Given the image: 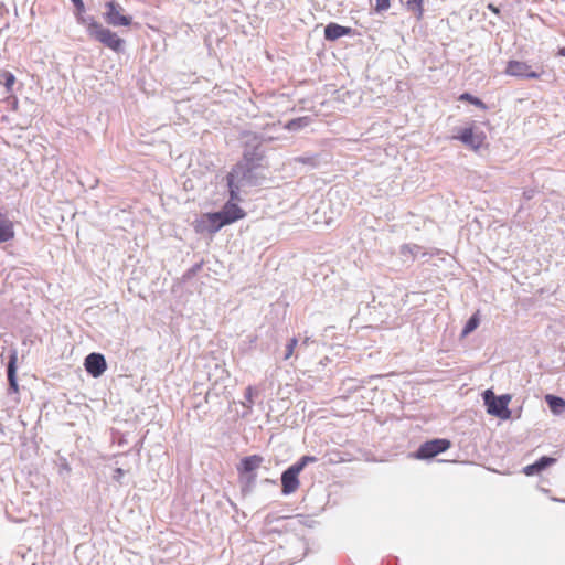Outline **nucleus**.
I'll return each mask as SVG.
<instances>
[{
  "label": "nucleus",
  "instance_id": "6ab92c4d",
  "mask_svg": "<svg viewBox=\"0 0 565 565\" xmlns=\"http://www.w3.org/2000/svg\"><path fill=\"white\" fill-rule=\"evenodd\" d=\"M15 76L9 71H0V84L6 88V93L11 94L15 84Z\"/></svg>",
  "mask_w": 565,
  "mask_h": 565
},
{
  "label": "nucleus",
  "instance_id": "6e6552de",
  "mask_svg": "<svg viewBox=\"0 0 565 565\" xmlns=\"http://www.w3.org/2000/svg\"><path fill=\"white\" fill-rule=\"evenodd\" d=\"M301 470L296 467L295 463L289 466L286 470L281 473V493L284 495H289L294 492H296L299 488V473Z\"/></svg>",
  "mask_w": 565,
  "mask_h": 565
},
{
  "label": "nucleus",
  "instance_id": "473e14b6",
  "mask_svg": "<svg viewBox=\"0 0 565 565\" xmlns=\"http://www.w3.org/2000/svg\"><path fill=\"white\" fill-rule=\"evenodd\" d=\"M534 194H535V191H534V190H532V189H530V190H525V191L523 192V196H524V199H525V200H531V199H533Z\"/></svg>",
  "mask_w": 565,
  "mask_h": 565
},
{
  "label": "nucleus",
  "instance_id": "f3484780",
  "mask_svg": "<svg viewBox=\"0 0 565 565\" xmlns=\"http://www.w3.org/2000/svg\"><path fill=\"white\" fill-rule=\"evenodd\" d=\"M14 237L13 223L0 213V243H7Z\"/></svg>",
  "mask_w": 565,
  "mask_h": 565
},
{
  "label": "nucleus",
  "instance_id": "a211bd4d",
  "mask_svg": "<svg viewBox=\"0 0 565 565\" xmlns=\"http://www.w3.org/2000/svg\"><path fill=\"white\" fill-rule=\"evenodd\" d=\"M545 401L554 414H561L565 409V399L559 396L547 394Z\"/></svg>",
  "mask_w": 565,
  "mask_h": 565
},
{
  "label": "nucleus",
  "instance_id": "423d86ee",
  "mask_svg": "<svg viewBox=\"0 0 565 565\" xmlns=\"http://www.w3.org/2000/svg\"><path fill=\"white\" fill-rule=\"evenodd\" d=\"M451 447V443L446 438H434L423 443L414 454L416 459L427 460L433 459L439 454L445 452Z\"/></svg>",
  "mask_w": 565,
  "mask_h": 565
},
{
  "label": "nucleus",
  "instance_id": "c85d7f7f",
  "mask_svg": "<svg viewBox=\"0 0 565 565\" xmlns=\"http://www.w3.org/2000/svg\"><path fill=\"white\" fill-rule=\"evenodd\" d=\"M77 11V20L84 18L81 13L84 12L85 6L83 0H71Z\"/></svg>",
  "mask_w": 565,
  "mask_h": 565
},
{
  "label": "nucleus",
  "instance_id": "aec40b11",
  "mask_svg": "<svg viewBox=\"0 0 565 565\" xmlns=\"http://www.w3.org/2000/svg\"><path fill=\"white\" fill-rule=\"evenodd\" d=\"M424 1L425 0H407L406 8L411 11L417 20H422L424 15Z\"/></svg>",
  "mask_w": 565,
  "mask_h": 565
},
{
  "label": "nucleus",
  "instance_id": "a878e982",
  "mask_svg": "<svg viewBox=\"0 0 565 565\" xmlns=\"http://www.w3.org/2000/svg\"><path fill=\"white\" fill-rule=\"evenodd\" d=\"M391 7V0H375L374 10L380 13L388 10Z\"/></svg>",
  "mask_w": 565,
  "mask_h": 565
},
{
  "label": "nucleus",
  "instance_id": "f704fd0d",
  "mask_svg": "<svg viewBox=\"0 0 565 565\" xmlns=\"http://www.w3.org/2000/svg\"><path fill=\"white\" fill-rule=\"evenodd\" d=\"M559 56H564L565 57V46L564 47H561L558 50V53H557Z\"/></svg>",
  "mask_w": 565,
  "mask_h": 565
},
{
  "label": "nucleus",
  "instance_id": "5701e85b",
  "mask_svg": "<svg viewBox=\"0 0 565 565\" xmlns=\"http://www.w3.org/2000/svg\"><path fill=\"white\" fill-rule=\"evenodd\" d=\"M296 162L308 164L311 168H317L320 163V158L318 154H302L295 158Z\"/></svg>",
  "mask_w": 565,
  "mask_h": 565
},
{
  "label": "nucleus",
  "instance_id": "39448f33",
  "mask_svg": "<svg viewBox=\"0 0 565 565\" xmlns=\"http://www.w3.org/2000/svg\"><path fill=\"white\" fill-rule=\"evenodd\" d=\"M511 398L510 394L495 395L491 388L482 393L487 413L503 420L511 418V411L509 409Z\"/></svg>",
  "mask_w": 565,
  "mask_h": 565
},
{
  "label": "nucleus",
  "instance_id": "72a5a7b5",
  "mask_svg": "<svg viewBox=\"0 0 565 565\" xmlns=\"http://www.w3.org/2000/svg\"><path fill=\"white\" fill-rule=\"evenodd\" d=\"M337 193H338V192H333L332 190H331V191H329V193H328L329 201H332V198H333L334 195H337Z\"/></svg>",
  "mask_w": 565,
  "mask_h": 565
},
{
  "label": "nucleus",
  "instance_id": "9b49d317",
  "mask_svg": "<svg viewBox=\"0 0 565 565\" xmlns=\"http://www.w3.org/2000/svg\"><path fill=\"white\" fill-rule=\"evenodd\" d=\"M505 73L510 76L522 77V78H539L540 74L535 71H531L530 65L521 61H510L507 65Z\"/></svg>",
  "mask_w": 565,
  "mask_h": 565
},
{
  "label": "nucleus",
  "instance_id": "9d476101",
  "mask_svg": "<svg viewBox=\"0 0 565 565\" xmlns=\"http://www.w3.org/2000/svg\"><path fill=\"white\" fill-rule=\"evenodd\" d=\"M452 138L461 141L465 146L477 151L482 147L486 136L483 132L475 134L472 127H467L460 129L459 134Z\"/></svg>",
  "mask_w": 565,
  "mask_h": 565
},
{
  "label": "nucleus",
  "instance_id": "393cba45",
  "mask_svg": "<svg viewBox=\"0 0 565 565\" xmlns=\"http://www.w3.org/2000/svg\"><path fill=\"white\" fill-rule=\"evenodd\" d=\"M317 461H318L317 457L306 455V456H302L301 458H299L295 462V465H296V467H298L302 471L309 463H315Z\"/></svg>",
  "mask_w": 565,
  "mask_h": 565
},
{
  "label": "nucleus",
  "instance_id": "cd10ccee",
  "mask_svg": "<svg viewBox=\"0 0 565 565\" xmlns=\"http://www.w3.org/2000/svg\"><path fill=\"white\" fill-rule=\"evenodd\" d=\"M253 394L254 390L252 386H248L245 391V399L246 402H243V406L247 407L248 409L252 408L254 401H253Z\"/></svg>",
  "mask_w": 565,
  "mask_h": 565
},
{
  "label": "nucleus",
  "instance_id": "0eeeda50",
  "mask_svg": "<svg viewBox=\"0 0 565 565\" xmlns=\"http://www.w3.org/2000/svg\"><path fill=\"white\" fill-rule=\"evenodd\" d=\"M106 11L104 13L105 21L113 26H129L132 22L130 15H125L122 7L116 1H108L105 4Z\"/></svg>",
  "mask_w": 565,
  "mask_h": 565
},
{
  "label": "nucleus",
  "instance_id": "412c9836",
  "mask_svg": "<svg viewBox=\"0 0 565 565\" xmlns=\"http://www.w3.org/2000/svg\"><path fill=\"white\" fill-rule=\"evenodd\" d=\"M480 324V318L478 312L473 313L466 322L462 328L461 337H467L471 332H473Z\"/></svg>",
  "mask_w": 565,
  "mask_h": 565
},
{
  "label": "nucleus",
  "instance_id": "20e7f679",
  "mask_svg": "<svg viewBox=\"0 0 565 565\" xmlns=\"http://www.w3.org/2000/svg\"><path fill=\"white\" fill-rule=\"evenodd\" d=\"M78 22L87 26L88 34L96 41L103 43L105 46L117 53L124 51L125 41L115 32L104 28L99 22L95 21L93 17L79 18Z\"/></svg>",
  "mask_w": 565,
  "mask_h": 565
},
{
  "label": "nucleus",
  "instance_id": "c9c22d12",
  "mask_svg": "<svg viewBox=\"0 0 565 565\" xmlns=\"http://www.w3.org/2000/svg\"><path fill=\"white\" fill-rule=\"evenodd\" d=\"M489 9L495 13L499 12L498 8H495L493 4H489Z\"/></svg>",
  "mask_w": 565,
  "mask_h": 565
},
{
  "label": "nucleus",
  "instance_id": "7c9ffc66",
  "mask_svg": "<svg viewBox=\"0 0 565 565\" xmlns=\"http://www.w3.org/2000/svg\"><path fill=\"white\" fill-rule=\"evenodd\" d=\"M7 100H8V103H10V104H11V108H12V110L17 111V110H18V108H19V100H18V98H17L15 96H13V95H11V94H10V95L7 97Z\"/></svg>",
  "mask_w": 565,
  "mask_h": 565
},
{
  "label": "nucleus",
  "instance_id": "4c0bfd02",
  "mask_svg": "<svg viewBox=\"0 0 565 565\" xmlns=\"http://www.w3.org/2000/svg\"><path fill=\"white\" fill-rule=\"evenodd\" d=\"M564 367H565V362H564Z\"/></svg>",
  "mask_w": 565,
  "mask_h": 565
},
{
  "label": "nucleus",
  "instance_id": "f8f14e48",
  "mask_svg": "<svg viewBox=\"0 0 565 565\" xmlns=\"http://www.w3.org/2000/svg\"><path fill=\"white\" fill-rule=\"evenodd\" d=\"M355 34V30L350 26H343L335 22H330L324 26V39L333 42L342 36H351Z\"/></svg>",
  "mask_w": 565,
  "mask_h": 565
},
{
  "label": "nucleus",
  "instance_id": "f03ea898",
  "mask_svg": "<svg viewBox=\"0 0 565 565\" xmlns=\"http://www.w3.org/2000/svg\"><path fill=\"white\" fill-rule=\"evenodd\" d=\"M264 460V457L260 455L246 456L239 460V463L237 465L238 483L241 493L244 498L254 491L257 480L256 471Z\"/></svg>",
  "mask_w": 565,
  "mask_h": 565
},
{
  "label": "nucleus",
  "instance_id": "dca6fc26",
  "mask_svg": "<svg viewBox=\"0 0 565 565\" xmlns=\"http://www.w3.org/2000/svg\"><path fill=\"white\" fill-rule=\"evenodd\" d=\"M17 362L18 354L15 350H12L9 356V361L7 364V377L9 382V390L13 392H18V381H17Z\"/></svg>",
  "mask_w": 565,
  "mask_h": 565
},
{
  "label": "nucleus",
  "instance_id": "4468645a",
  "mask_svg": "<svg viewBox=\"0 0 565 565\" xmlns=\"http://www.w3.org/2000/svg\"><path fill=\"white\" fill-rule=\"evenodd\" d=\"M556 462V459L550 456H542L536 461L523 468L526 476H535Z\"/></svg>",
  "mask_w": 565,
  "mask_h": 565
},
{
  "label": "nucleus",
  "instance_id": "c756f323",
  "mask_svg": "<svg viewBox=\"0 0 565 565\" xmlns=\"http://www.w3.org/2000/svg\"><path fill=\"white\" fill-rule=\"evenodd\" d=\"M125 476V470L121 468H116L114 470L113 479L119 483H121V479Z\"/></svg>",
  "mask_w": 565,
  "mask_h": 565
},
{
  "label": "nucleus",
  "instance_id": "bb28decb",
  "mask_svg": "<svg viewBox=\"0 0 565 565\" xmlns=\"http://www.w3.org/2000/svg\"><path fill=\"white\" fill-rule=\"evenodd\" d=\"M297 344H298V340L296 338H291L289 340L288 344L286 345V352L284 355V360H288L292 355L294 350Z\"/></svg>",
  "mask_w": 565,
  "mask_h": 565
},
{
  "label": "nucleus",
  "instance_id": "e433bc0d",
  "mask_svg": "<svg viewBox=\"0 0 565 565\" xmlns=\"http://www.w3.org/2000/svg\"><path fill=\"white\" fill-rule=\"evenodd\" d=\"M263 482H265V483H275V481L269 479V478L264 479Z\"/></svg>",
  "mask_w": 565,
  "mask_h": 565
},
{
  "label": "nucleus",
  "instance_id": "f257e3e1",
  "mask_svg": "<svg viewBox=\"0 0 565 565\" xmlns=\"http://www.w3.org/2000/svg\"><path fill=\"white\" fill-rule=\"evenodd\" d=\"M260 167L262 166H252L243 161H238L233 166L226 175L228 196H231L232 200H241L239 193L242 190L259 184L256 170Z\"/></svg>",
  "mask_w": 565,
  "mask_h": 565
},
{
  "label": "nucleus",
  "instance_id": "ddd939ff",
  "mask_svg": "<svg viewBox=\"0 0 565 565\" xmlns=\"http://www.w3.org/2000/svg\"><path fill=\"white\" fill-rule=\"evenodd\" d=\"M236 201L237 200H232L230 198L228 201L221 209L224 216H226L227 218L225 220V222H228L230 224L235 223L236 221L242 220L246 216V212L238 206Z\"/></svg>",
  "mask_w": 565,
  "mask_h": 565
},
{
  "label": "nucleus",
  "instance_id": "2eb2a0df",
  "mask_svg": "<svg viewBox=\"0 0 565 565\" xmlns=\"http://www.w3.org/2000/svg\"><path fill=\"white\" fill-rule=\"evenodd\" d=\"M206 217V230L211 233V234H214L216 232H218L222 227L226 226V225H230L228 222H225L226 216H224L223 212L220 210L217 212H213V213H207L205 215Z\"/></svg>",
  "mask_w": 565,
  "mask_h": 565
},
{
  "label": "nucleus",
  "instance_id": "b1692460",
  "mask_svg": "<svg viewBox=\"0 0 565 565\" xmlns=\"http://www.w3.org/2000/svg\"><path fill=\"white\" fill-rule=\"evenodd\" d=\"M459 100H462V102H468L481 109H486L487 106L486 104L478 97L471 95L470 93H463L459 96Z\"/></svg>",
  "mask_w": 565,
  "mask_h": 565
},
{
  "label": "nucleus",
  "instance_id": "1a4fd4ad",
  "mask_svg": "<svg viewBox=\"0 0 565 565\" xmlns=\"http://www.w3.org/2000/svg\"><path fill=\"white\" fill-rule=\"evenodd\" d=\"M84 367L90 376L95 379L100 377L107 370L104 354L98 352L89 353L84 360Z\"/></svg>",
  "mask_w": 565,
  "mask_h": 565
},
{
  "label": "nucleus",
  "instance_id": "4be33fe9",
  "mask_svg": "<svg viewBox=\"0 0 565 565\" xmlns=\"http://www.w3.org/2000/svg\"><path fill=\"white\" fill-rule=\"evenodd\" d=\"M309 122H310V118L309 117H307V116L299 117V118H295V119L289 120L285 125V128L287 130H290V131H297V130L308 126Z\"/></svg>",
  "mask_w": 565,
  "mask_h": 565
},
{
  "label": "nucleus",
  "instance_id": "7ed1b4c3",
  "mask_svg": "<svg viewBox=\"0 0 565 565\" xmlns=\"http://www.w3.org/2000/svg\"><path fill=\"white\" fill-rule=\"evenodd\" d=\"M243 145V158L241 161L252 166H263L265 159L264 141L265 137L250 130H243L239 134Z\"/></svg>",
  "mask_w": 565,
  "mask_h": 565
},
{
  "label": "nucleus",
  "instance_id": "2f4dec72",
  "mask_svg": "<svg viewBox=\"0 0 565 565\" xmlns=\"http://www.w3.org/2000/svg\"><path fill=\"white\" fill-rule=\"evenodd\" d=\"M201 268V264H196L194 265L193 267H191L188 271H186V276L188 277H191L193 275L196 274V271Z\"/></svg>",
  "mask_w": 565,
  "mask_h": 565
}]
</instances>
